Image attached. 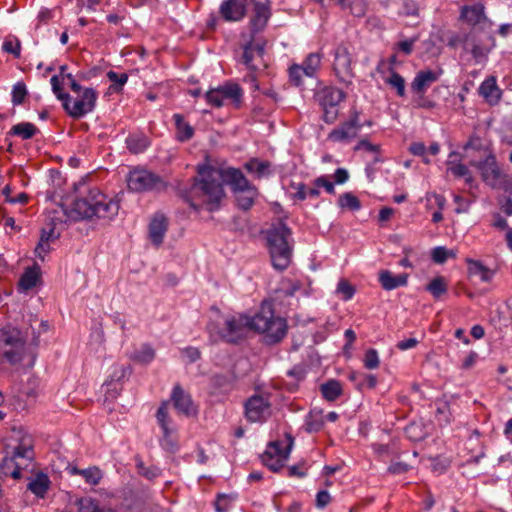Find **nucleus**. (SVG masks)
Instances as JSON below:
<instances>
[{"label": "nucleus", "mask_w": 512, "mask_h": 512, "mask_svg": "<svg viewBox=\"0 0 512 512\" xmlns=\"http://www.w3.org/2000/svg\"><path fill=\"white\" fill-rule=\"evenodd\" d=\"M442 74V70H421L419 71L411 83V90L413 93L423 96L427 89L438 79Z\"/></svg>", "instance_id": "obj_21"}, {"label": "nucleus", "mask_w": 512, "mask_h": 512, "mask_svg": "<svg viewBox=\"0 0 512 512\" xmlns=\"http://www.w3.org/2000/svg\"><path fill=\"white\" fill-rule=\"evenodd\" d=\"M325 416L320 409H312L305 418V430L309 433H316L323 429Z\"/></svg>", "instance_id": "obj_28"}, {"label": "nucleus", "mask_w": 512, "mask_h": 512, "mask_svg": "<svg viewBox=\"0 0 512 512\" xmlns=\"http://www.w3.org/2000/svg\"><path fill=\"white\" fill-rule=\"evenodd\" d=\"M249 330H253L251 318L242 315L228 316L222 321H210L207 325V331L213 342L222 340L227 343H237Z\"/></svg>", "instance_id": "obj_5"}, {"label": "nucleus", "mask_w": 512, "mask_h": 512, "mask_svg": "<svg viewBox=\"0 0 512 512\" xmlns=\"http://www.w3.org/2000/svg\"><path fill=\"white\" fill-rule=\"evenodd\" d=\"M265 41L253 36L241 44V51L237 56L238 63L242 64L250 73L248 77L256 81V75L264 71L268 64L264 59Z\"/></svg>", "instance_id": "obj_8"}, {"label": "nucleus", "mask_w": 512, "mask_h": 512, "mask_svg": "<svg viewBox=\"0 0 512 512\" xmlns=\"http://www.w3.org/2000/svg\"><path fill=\"white\" fill-rule=\"evenodd\" d=\"M500 208L507 216H512V194H505L503 200L500 201Z\"/></svg>", "instance_id": "obj_64"}, {"label": "nucleus", "mask_w": 512, "mask_h": 512, "mask_svg": "<svg viewBox=\"0 0 512 512\" xmlns=\"http://www.w3.org/2000/svg\"><path fill=\"white\" fill-rule=\"evenodd\" d=\"M245 417L251 423L265 422L272 413L268 396L253 395L245 402Z\"/></svg>", "instance_id": "obj_18"}, {"label": "nucleus", "mask_w": 512, "mask_h": 512, "mask_svg": "<svg viewBox=\"0 0 512 512\" xmlns=\"http://www.w3.org/2000/svg\"><path fill=\"white\" fill-rule=\"evenodd\" d=\"M432 260L437 264H443L449 257H454V253L445 247H435L431 253Z\"/></svg>", "instance_id": "obj_53"}, {"label": "nucleus", "mask_w": 512, "mask_h": 512, "mask_svg": "<svg viewBox=\"0 0 512 512\" xmlns=\"http://www.w3.org/2000/svg\"><path fill=\"white\" fill-rule=\"evenodd\" d=\"M468 272L472 276H478L483 282L490 281L493 275L490 269H488L481 262L476 260L468 261Z\"/></svg>", "instance_id": "obj_36"}, {"label": "nucleus", "mask_w": 512, "mask_h": 512, "mask_svg": "<svg viewBox=\"0 0 512 512\" xmlns=\"http://www.w3.org/2000/svg\"><path fill=\"white\" fill-rule=\"evenodd\" d=\"M321 59L322 56L320 53H310L301 64L304 69V75L312 77L320 67Z\"/></svg>", "instance_id": "obj_39"}, {"label": "nucleus", "mask_w": 512, "mask_h": 512, "mask_svg": "<svg viewBox=\"0 0 512 512\" xmlns=\"http://www.w3.org/2000/svg\"><path fill=\"white\" fill-rule=\"evenodd\" d=\"M127 183L128 188L135 192L159 191L166 187L159 175L142 168L132 170L128 175Z\"/></svg>", "instance_id": "obj_10"}, {"label": "nucleus", "mask_w": 512, "mask_h": 512, "mask_svg": "<svg viewBox=\"0 0 512 512\" xmlns=\"http://www.w3.org/2000/svg\"><path fill=\"white\" fill-rule=\"evenodd\" d=\"M252 4L254 15L251 23L256 30H260L264 28L271 16L269 0H252Z\"/></svg>", "instance_id": "obj_25"}, {"label": "nucleus", "mask_w": 512, "mask_h": 512, "mask_svg": "<svg viewBox=\"0 0 512 512\" xmlns=\"http://www.w3.org/2000/svg\"><path fill=\"white\" fill-rule=\"evenodd\" d=\"M171 400L175 409L187 417L195 416L198 412L191 396L186 393L180 385H175L172 391Z\"/></svg>", "instance_id": "obj_20"}, {"label": "nucleus", "mask_w": 512, "mask_h": 512, "mask_svg": "<svg viewBox=\"0 0 512 512\" xmlns=\"http://www.w3.org/2000/svg\"><path fill=\"white\" fill-rule=\"evenodd\" d=\"M377 385V378L372 374L362 373L360 376V382L358 384V390L373 389Z\"/></svg>", "instance_id": "obj_56"}, {"label": "nucleus", "mask_w": 512, "mask_h": 512, "mask_svg": "<svg viewBox=\"0 0 512 512\" xmlns=\"http://www.w3.org/2000/svg\"><path fill=\"white\" fill-rule=\"evenodd\" d=\"M378 279L383 289L390 291L398 287L406 286L408 281V274L403 273L394 275L389 270H382L379 272Z\"/></svg>", "instance_id": "obj_26"}, {"label": "nucleus", "mask_w": 512, "mask_h": 512, "mask_svg": "<svg viewBox=\"0 0 512 512\" xmlns=\"http://www.w3.org/2000/svg\"><path fill=\"white\" fill-rule=\"evenodd\" d=\"M385 82L396 90L398 96H405V80L399 73L391 71L390 76L386 78Z\"/></svg>", "instance_id": "obj_43"}, {"label": "nucleus", "mask_w": 512, "mask_h": 512, "mask_svg": "<svg viewBox=\"0 0 512 512\" xmlns=\"http://www.w3.org/2000/svg\"><path fill=\"white\" fill-rule=\"evenodd\" d=\"M127 148L131 153H142L148 146V138L144 135H131L126 139Z\"/></svg>", "instance_id": "obj_38"}, {"label": "nucleus", "mask_w": 512, "mask_h": 512, "mask_svg": "<svg viewBox=\"0 0 512 512\" xmlns=\"http://www.w3.org/2000/svg\"><path fill=\"white\" fill-rule=\"evenodd\" d=\"M107 77L112 82L110 89L115 92L120 91L128 80V75L126 73L118 74L114 71H109L107 73Z\"/></svg>", "instance_id": "obj_49"}, {"label": "nucleus", "mask_w": 512, "mask_h": 512, "mask_svg": "<svg viewBox=\"0 0 512 512\" xmlns=\"http://www.w3.org/2000/svg\"><path fill=\"white\" fill-rule=\"evenodd\" d=\"M0 345L5 359L11 364H17L23 359L24 340L19 329L5 327L0 332Z\"/></svg>", "instance_id": "obj_9"}, {"label": "nucleus", "mask_w": 512, "mask_h": 512, "mask_svg": "<svg viewBox=\"0 0 512 512\" xmlns=\"http://www.w3.org/2000/svg\"><path fill=\"white\" fill-rule=\"evenodd\" d=\"M198 174L199 178L195 180L191 188V194L198 198L201 203L206 204L210 211L218 208L224 196L223 182L231 187L233 193L254 186L240 169L232 167L219 169L203 166L198 168Z\"/></svg>", "instance_id": "obj_2"}, {"label": "nucleus", "mask_w": 512, "mask_h": 512, "mask_svg": "<svg viewBox=\"0 0 512 512\" xmlns=\"http://www.w3.org/2000/svg\"><path fill=\"white\" fill-rule=\"evenodd\" d=\"M458 154L456 152H452L449 155L447 166L448 170L456 177H464L469 174V169L462 163H456Z\"/></svg>", "instance_id": "obj_41"}, {"label": "nucleus", "mask_w": 512, "mask_h": 512, "mask_svg": "<svg viewBox=\"0 0 512 512\" xmlns=\"http://www.w3.org/2000/svg\"><path fill=\"white\" fill-rule=\"evenodd\" d=\"M364 366L369 370L376 369L379 366V356L375 349H369L364 355Z\"/></svg>", "instance_id": "obj_54"}, {"label": "nucleus", "mask_w": 512, "mask_h": 512, "mask_svg": "<svg viewBox=\"0 0 512 512\" xmlns=\"http://www.w3.org/2000/svg\"><path fill=\"white\" fill-rule=\"evenodd\" d=\"M350 12L356 17H363L367 10L366 0H350Z\"/></svg>", "instance_id": "obj_55"}, {"label": "nucleus", "mask_w": 512, "mask_h": 512, "mask_svg": "<svg viewBox=\"0 0 512 512\" xmlns=\"http://www.w3.org/2000/svg\"><path fill=\"white\" fill-rule=\"evenodd\" d=\"M461 18L472 27L469 31L461 30L453 33L448 39V46L457 48L461 46L466 52H470L476 63L487 60L488 54L495 45V40L486 28H490L491 22L485 15V7L481 3L471 6H463Z\"/></svg>", "instance_id": "obj_1"}, {"label": "nucleus", "mask_w": 512, "mask_h": 512, "mask_svg": "<svg viewBox=\"0 0 512 512\" xmlns=\"http://www.w3.org/2000/svg\"><path fill=\"white\" fill-rule=\"evenodd\" d=\"M50 485L47 475L40 473L28 484V489L38 497L43 498Z\"/></svg>", "instance_id": "obj_33"}, {"label": "nucleus", "mask_w": 512, "mask_h": 512, "mask_svg": "<svg viewBox=\"0 0 512 512\" xmlns=\"http://www.w3.org/2000/svg\"><path fill=\"white\" fill-rule=\"evenodd\" d=\"M293 443L294 440L290 435L287 436L285 447H282V444L278 441L270 443L261 457L263 464L274 472L279 471L289 458Z\"/></svg>", "instance_id": "obj_15"}, {"label": "nucleus", "mask_w": 512, "mask_h": 512, "mask_svg": "<svg viewBox=\"0 0 512 512\" xmlns=\"http://www.w3.org/2000/svg\"><path fill=\"white\" fill-rule=\"evenodd\" d=\"M287 377L289 380L286 381L285 385L289 391H295L298 387L299 382L304 380L305 371L303 368L294 367L290 371L287 372Z\"/></svg>", "instance_id": "obj_42"}, {"label": "nucleus", "mask_w": 512, "mask_h": 512, "mask_svg": "<svg viewBox=\"0 0 512 512\" xmlns=\"http://www.w3.org/2000/svg\"><path fill=\"white\" fill-rule=\"evenodd\" d=\"M336 293L345 301L350 300L355 294V288L346 279H340L338 282Z\"/></svg>", "instance_id": "obj_48"}, {"label": "nucleus", "mask_w": 512, "mask_h": 512, "mask_svg": "<svg viewBox=\"0 0 512 512\" xmlns=\"http://www.w3.org/2000/svg\"><path fill=\"white\" fill-rule=\"evenodd\" d=\"M478 93L491 106L498 104L502 97V90L497 85L495 76H488L480 84Z\"/></svg>", "instance_id": "obj_23"}, {"label": "nucleus", "mask_w": 512, "mask_h": 512, "mask_svg": "<svg viewBox=\"0 0 512 512\" xmlns=\"http://www.w3.org/2000/svg\"><path fill=\"white\" fill-rule=\"evenodd\" d=\"M405 433L408 438L413 441L420 440L422 438L421 428L418 424L412 423L405 428Z\"/></svg>", "instance_id": "obj_61"}, {"label": "nucleus", "mask_w": 512, "mask_h": 512, "mask_svg": "<svg viewBox=\"0 0 512 512\" xmlns=\"http://www.w3.org/2000/svg\"><path fill=\"white\" fill-rule=\"evenodd\" d=\"M167 230L168 219L163 214L156 213L148 227V236L151 243L156 247L161 246Z\"/></svg>", "instance_id": "obj_22"}, {"label": "nucleus", "mask_w": 512, "mask_h": 512, "mask_svg": "<svg viewBox=\"0 0 512 512\" xmlns=\"http://www.w3.org/2000/svg\"><path fill=\"white\" fill-rule=\"evenodd\" d=\"M486 143L487 142L479 136H472L464 146L466 156H469L470 151H475L479 153L477 159L485 158L487 152H492Z\"/></svg>", "instance_id": "obj_31"}, {"label": "nucleus", "mask_w": 512, "mask_h": 512, "mask_svg": "<svg viewBox=\"0 0 512 512\" xmlns=\"http://www.w3.org/2000/svg\"><path fill=\"white\" fill-rule=\"evenodd\" d=\"M253 330L265 334L268 343L281 341L287 333L286 320L275 317L270 304H263L261 310L251 318Z\"/></svg>", "instance_id": "obj_7"}, {"label": "nucleus", "mask_w": 512, "mask_h": 512, "mask_svg": "<svg viewBox=\"0 0 512 512\" xmlns=\"http://www.w3.org/2000/svg\"><path fill=\"white\" fill-rule=\"evenodd\" d=\"M246 0H225L220 6V14L226 21H240L246 14Z\"/></svg>", "instance_id": "obj_24"}, {"label": "nucleus", "mask_w": 512, "mask_h": 512, "mask_svg": "<svg viewBox=\"0 0 512 512\" xmlns=\"http://www.w3.org/2000/svg\"><path fill=\"white\" fill-rule=\"evenodd\" d=\"M50 83H51V86H52L53 93L56 95V97L61 102H63L64 99L68 98V93H64L62 91V87H61V83H60V76L59 75L52 76L51 80H50Z\"/></svg>", "instance_id": "obj_57"}, {"label": "nucleus", "mask_w": 512, "mask_h": 512, "mask_svg": "<svg viewBox=\"0 0 512 512\" xmlns=\"http://www.w3.org/2000/svg\"><path fill=\"white\" fill-rule=\"evenodd\" d=\"M321 393L328 401H335L342 394V386L337 380H329L321 385Z\"/></svg>", "instance_id": "obj_35"}, {"label": "nucleus", "mask_w": 512, "mask_h": 512, "mask_svg": "<svg viewBox=\"0 0 512 512\" xmlns=\"http://www.w3.org/2000/svg\"><path fill=\"white\" fill-rule=\"evenodd\" d=\"M28 94L26 85L23 82H17L12 88V103L13 105H20L24 102Z\"/></svg>", "instance_id": "obj_51"}, {"label": "nucleus", "mask_w": 512, "mask_h": 512, "mask_svg": "<svg viewBox=\"0 0 512 512\" xmlns=\"http://www.w3.org/2000/svg\"><path fill=\"white\" fill-rule=\"evenodd\" d=\"M470 165L478 170L487 186L512 194V176L502 170L493 152H487L483 159H472Z\"/></svg>", "instance_id": "obj_6"}, {"label": "nucleus", "mask_w": 512, "mask_h": 512, "mask_svg": "<svg viewBox=\"0 0 512 512\" xmlns=\"http://www.w3.org/2000/svg\"><path fill=\"white\" fill-rule=\"evenodd\" d=\"M32 450L29 447L17 446L13 448L12 456L3 460V473L13 479H20L22 471L27 469L32 462Z\"/></svg>", "instance_id": "obj_13"}, {"label": "nucleus", "mask_w": 512, "mask_h": 512, "mask_svg": "<svg viewBox=\"0 0 512 512\" xmlns=\"http://www.w3.org/2000/svg\"><path fill=\"white\" fill-rule=\"evenodd\" d=\"M49 251H50L49 242H46V238H40V240L35 248L36 256L43 261L45 256L49 253Z\"/></svg>", "instance_id": "obj_60"}, {"label": "nucleus", "mask_w": 512, "mask_h": 512, "mask_svg": "<svg viewBox=\"0 0 512 512\" xmlns=\"http://www.w3.org/2000/svg\"><path fill=\"white\" fill-rule=\"evenodd\" d=\"M338 202L341 207L348 208L352 211L359 210L361 207L359 199L350 192L342 194Z\"/></svg>", "instance_id": "obj_47"}, {"label": "nucleus", "mask_w": 512, "mask_h": 512, "mask_svg": "<svg viewBox=\"0 0 512 512\" xmlns=\"http://www.w3.org/2000/svg\"><path fill=\"white\" fill-rule=\"evenodd\" d=\"M231 499L224 494L218 495L215 501L216 512H227L230 508Z\"/></svg>", "instance_id": "obj_59"}, {"label": "nucleus", "mask_w": 512, "mask_h": 512, "mask_svg": "<svg viewBox=\"0 0 512 512\" xmlns=\"http://www.w3.org/2000/svg\"><path fill=\"white\" fill-rule=\"evenodd\" d=\"M2 49L18 58L20 57L21 43L18 38L10 36L3 42Z\"/></svg>", "instance_id": "obj_50"}, {"label": "nucleus", "mask_w": 512, "mask_h": 512, "mask_svg": "<svg viewBox=\"0 0 512 512\" xmlns=\"http://www.w3.org/2000/svg\"><path fill=\"white\" fill-rule=\"evenodd\" d=\"M130 358L135 362L146 365L155 358V351L150 345L143 344L131 354Z\"/></svg>", "instance_id": "obj_37"}, {"label": "nucleus", "mask_w": 512, "mask_h": 512, "mask_svg": "<svg viewBox=\"0 0 512 512\" xmlns=\"http://www.w3.org/2000/svg\"><path fill=\"white\" fill-rule=\"evenodd\" d=\"M426 290L429 291L434 298H439L441 295L447 292V284L445 279L441 276L434 278L427 285Z\"/></svg>", "instance_id": "obj_44"}, {"label": "nucleus", "mask_w": 512, "mask_h": 512, "mask_svg": "<svg viewBox=\"0 0 512 512\" xmlns=\"http://www.w3.org/2000/svg\"><path fill=\"white\" fill-rule=\"evenodd\" d=\"M242 96V88L234 82H226L222 86L210 89L205 94L207 102L216 108L223 106L226 100H230L238 106L241 102Z\"/></svg>", "instance_id": "obj_16"}, {"label": "nucleus", "mask_w": 512, "mask_h": 512, "mask_svg": "<svg viewBox=\"0 0 512 512\" xmlns=\"http://www.w3.org/2000/svg\"><path fill=\"white\" fill-rule=\"evenodd\" d=\"M302 75H304V69L301 65H293L289 69L290 80L299 86L302 83Z\"/></svg>", "instance_id": "obj_58"}, {"label": "nucleus", "mask_w": 512, "mask_h": 512, "mask_svg": "<svg viewBox=\"0 0 512 512\" xmlns=\"http://www.w3.org/2000/svg\"><path fill=\"white\" fill-rule=\"evenodd\" d=\"M78 512H116L110 508L101 507L92 498H82L77 502Z\"/></svg>", "instance_id": "obj_40"}, {"label": "nucleus", "mask_w": 512, "mask_h": 512, "mask_svg": "<svg viewBox=\"0 0 512 512\" xmlns=\"http://www.w3.org/2000/svg\"><path fill=\"white\" fill-rule=\"evenodd\" d=\"M96 100V91L92 88H85L82 93L77 94V98L73 102L68 94V98L63 100L62 105L69 116L79 119L93 111Z\"/></svg>", "instance_id": "obj_11"}, {"label": "nucleus", "mask_w": 512, "mask_h": 512, "mask_svg": "<svg viewBox=\"0 0 512 512\" xmlns=\"http://www.w3.org/2000/svg\"><path fill=\"white\" fill-rule=\"evenodd\" d=\"M266 239L273 267L286 269L291 262L293 250L291 229L279 221L267 230Z\"/></svg>", "instance_id": "obj_4"}, {"label": "nucleus", "mask_w": 512, "mask_h": 512, "mask_svg": "<svg viewBox=\"0 0 512 512\" xmlns=\"http://www.w3.org/2000/svg\"><path fill=\"white\" fill-rule=\"evenodd\" d=\"M119 204L102 194L97 188L89 189L85 196L77 197L72 204V212L79 219L97 217L112 219L118 214Z\"/></svg>", "instance_id": "obj_3"}, {"label": "nucleus", "mask_w": 512, "mask_h": 512, "mask_svg": "<svg viewBox=\"0 0 512 512\" xmlns=\"http://www.w3.org/2000/svg\"><path fill=\"white\" fill-rule=\"evenodd\" d=\"M234 194L238 207L242 210H249L258 196V190L255 186H252L234 192Z\"/></svg>", "instance_id": "obj_27"}, {"label": "nucleus", "mask_w": 512, "mask_h": 512, "mask_svg": "<svg viewBox=\"0 0 512 512\" xmlns=\"http://www.w3.org/2000/svg\"><path fill=\"white\" fill-rule=\"evenodd\" d=\"M38 280V274L33 269H27L19 280V286L23 290H29L33 288Z\"/></svg>", "instance_id": "obj_46"}, {"label": "nucleus", "mask_w": 512, "mask_h": 512, "mask_svg": "<svg viewBox=\"0 0 512 512\" xmlns=\"http://www.w3.org/2000/svg\"><path fill=\"white\" fill-rule=\"evenodd\" d=\"M314 186L323 187L327 193L335 194L334 184L327 180L324 176L316 178L314 180Z\"/></svg>", "instance_id": "obj_63"}, {"label": "nucleus", "mask_w": 512, "mask_h": 512, "mask_svg": "<svg viewBox=\"0 0 512 512\" xmlns=\"http://www.w3.org/2000/svg\"><path fill=\"white\" fill-rule=\"evenodd\" d=\"M271 163L269 161H262L258 158H252L244 164V168L257 178H262L270 174Z\"/></svg>", "instance_id": "obj_29"}, {"label": "nucleus", "mask_w": 512, "mask_h": 512, "mask_svg": "<svg viewBox=\"0 0 512 512\" xmlns=\"http://www.w3.org/2000/svg\"><path fill=\"white\" fill-rule=\"evenodd\" d=\"M131 373V369L128 366L119 365L115 366L113 373L111 374V379L114 381H120L125 378L127 375Z\"/></svg>", "instance_id": "obj_62"}, {"label": "nucleus", "mask_w": 512, "mask_h": 512, "mask_svg": "<svg viewBox=\"0 0 512 512\" xmlns=\"http://www.w3.org/2000/svg\"><path fill=\"white\" fill-rule=\"evenodd\" d=\"M136 467L140 475L144 476L149 480L157 478L161 471L156 466L147 467L141 459L136 458Z\"/></svg>", "instance_id": "obj_45"}, {"label": "nucleus", "mask_w": 512, "mask_h": 512, "mask_svg": "<svg viewBox=\"0 0 512 512\" xmlns=\"http://www.w3.org/2000/svg\"><path fill=\"white\" fill-rule=\"evenodd\" d=\"M345 98V93L335 87H325L318 91L316 99L323 110V120L332 124L338 117V105Z\"/></svg>", "instance_id": "obj_12"}, {"label": "nucleus", "mask_w": 512, "mask_h": 512, "mask_svg": "<svg viewBox=\"0 0 512 512\" xmlns=\"http://www.w3.org/2000/svg\"><path fill=\"white\" fill-rule=\"evenodd\" d=\"M38 132L37 127L30 122H21L14 125L9 134L21 137L23 140L31 139Z\"/></svg>", "instance_id": "obj_34"}, {"label": "nucleus", "mask_w": 512, "mask_h": 512, "mask_svg": "<svg viewBox=\"0 0 512 512\" xmlns=\"http://www.w3.org/2000/svg\"><path fill=\"white\" fill-rule=\"evenodd\" d=\"M353 55L346 44H339L334 50L333 70L340 82L351 85L355 77L352 63Z\"/></svg>", "instance_id": "obj_14"}, {"label": "nucleus", "mask_w": 512, "mask_h": 512, "mask_svg": "<svg viewBox=\"0 0 512 512\" xmlns=\"http://www.w3.org/2000/svg\"><path fill=\"white\" fill-rule=\"evenodd\" d=\"M71 474L80 475L84 478L86 483L90 485H97L102 479V472L99 468L93 466L87 469H79L77 467H72L70 469Z\"/></svg>", "instance_id": "obj_30"}, {"label": "nucleus", "mask_w": 512, "mask_h": 512, "mask_svg": "<svg viewBox=\"0 0 512 512\" xmlns=\"http://www.w3.org/2000/svg\"><path fill=\"white\" fill-rule=\"evenodd\" d=\"M173 119L177 129V139L181 142L191 139L194 135L193 127L184 121L181 114H174Z\"/></svg>", "instance_id": "obj_32"}, {"label": "nucleus", "mask_w": 512, "mask_h": 512, "mask_svg": "<svg viewBox=\"0 0 512 512\" xmlns=\"http://www.w3.org/2000/svg\"><path fill=\"white\" fill-rule=\"evenodd\" d=\"M362 128L360 112L351 109L349 118L328 134V140L332 142H349L358 136Z\"/></svg>", "instance_id": "obj_17"}, {"label": "nucleus", "mask_w": 512, "mask_h": 512, "mask_svg": "<svg viewBox=\"0 0 512 512\" xmlns=\"http://www.w3.org/2000/svg\"><path fill=\"white\" fill-rule=\"evenodd\" d=\"M418 41V36L410 39H405L396 43L393 47L394 51L401 52L403 55L408 56L413 51L414 44Z\"/></svg>", "instance_id": "obj_52"}, {"label": "nucleus", "mask_w": 512, "mask_h": 512, "mask_svg": "<svg viewBox=\"0 0 512 512\" xmlns=\"http://www.w3.org/2000/svg\"><path fill=\"white\" fill-rule=\"evenodd\" d=\"M156 418L162 429L163 436L160 441L161 446L169 452H175L178 448L177 439L175 437V429L170 425L171 420L168 416V403L163 402L158 408Z\"/></svg>", "instance_id": "obj_19"}]
</instances>
